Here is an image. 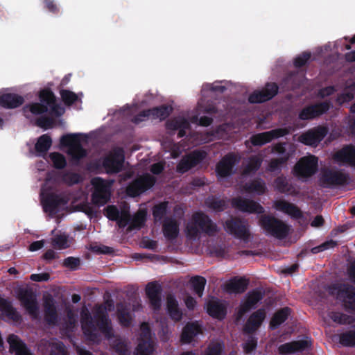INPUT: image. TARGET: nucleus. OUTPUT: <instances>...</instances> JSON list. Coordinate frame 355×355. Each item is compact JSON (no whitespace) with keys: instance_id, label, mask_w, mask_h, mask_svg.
Here are the masks:
<instances>
[{"instance_id":"obj_1","label":"nucleus","mask_w":355,"mask_h":355,"mask_svg":"<svg viewBox=\"0 0 355 355\" xmlns=\"http://www.w3.org/2000/svg\"><path fill=\"white\" fill-rule=\"evenodd\" d=\"M80 323L84 334L91 340H94L97 334L96 327L107 337L113 336L112 322L105 308L98 307L94 313V318L87 309L80 312Z\"/></svg>"},{"instance_id":"obj_2","label":"nucleus","mask_w":355,"mask_h":355,"mask_svg":"<svg viewBox=\"0 0 355 355\" xmlns=\"http://www.w3.org/2000/svg\"><path fill=\"white\" fill-rule=\"evenodd\" d=\"M188 237L196 239L201 233L213 236L218 232V227L205 213L198 211L193 214L192 222L187 227Z\"/></svg>"},{"instance_id":"obj_3","label":"nucleus","mask_w":355,"mask_h":355,"mask_svg":"<svg viewBox=\"0 0 355 355\" xmlns=\"http://www.w3.org/2000/svg\"><path fill=\"white\" fill-rule=\"evenodd\" d=\"M259 224L267 234L277 239H284L288 234L289 228L288 225L282 220L273 216L261 215L259 218Z\"/></svg>"},{"instance_id":"obj_4","label":"nucleus","mask_w":355,"mask_h":355,"mask_svg":"<svg viewBox=\"0 0 355 355\" xmlns=\"http://www.w3.org/2000/svg\"><path fill=\"white\" fill-rule=\"evenodd\" d=\"M91 184L94 187L92 194L93 204L98 207L105 205L110 199L111 184L101 177L92 178Z\"/></svg>"},{"instance_id":"obj_5","label":"nucleus","mask_w":355,"mask_h":355,"mask_svg":"<svg viewBox=\"0 0 355 355\" xmlns=\"http://www.w3.org/2000/svg\"><path fill=\"white\" fill-rule=\"evenodd\" d=\"M320 181L324 188H334L348 184L349 176L341 171L324 168L321 171Z\"/></svg>"},{"instance_id":"obj_6","label":"nucleus","mask_w":355,"mask_h":355,"mask_svg":"<svg viewBox=\"0 0 355 355\" xmlns=\"http://www.w3.org/2000/svg\"><path fill=\"white\" fill-rule=\"evenodd\" d=\"M81 134L69 133L61 137L60 143L62 146L68 147V154L73 159L80 160L87 155L86 150L80 144Z\"/></svg>"},{"instance_id":"obj_7","label":"nucleus","mask_w":355,"mask_h":355,"mask_svg":"<svg viewBox=\"0 0 355 355\" xmlns=\"http://www.w3.org/2000/svg\"><path fill=\"white\" fill-rule=\"evenodd\" d=\"M155 182L156 178L154 176L149 173H144L128 184L126 193L130 197H137L151 189Z\"/></svg>"},{"instance_id":"obj_8","label":"nucleus","mask_w":355,"mask_h":355,"mask_svg":"<svg viewBox=\"0 0 355 355\" xmlns=\"http://www.w3.org/2000/svg\"><path fill=\"white\" fill-rule=\"evenodd\" d=\"M124 154L121 148L116 149L102 159V166L108 174H116L122 171L124 163Z\"/></svg>"},{"instance_id":"obj_9","label":"nucleus","mask_w":355,"mask_h":355,"mask_svg":"<svg viewBox=\"0 0 355 355\" xmlns=\"http://www.w3.org/2000/svg\"><path fill=\"white\" fill-rule=\"evenodd\" d=\"M225 231L244 241H248L250 237V233L246 223L237 217H232L225 222Z\"/></svg>"},{"instance_id":"obj_10","label":"nucleus","mask_w":355,"mask_h":355,"mask_svg":"<svg viewBox=\"0 0 355 355\" xmlns=\"http://www.w3.org/2000/svg\"><path fill=\"white\" fill-rule=\"evenodd\" d=\"M318 170V158L315 156L303 157L295 165L294 175L299 178L313 175Z\"/></svg>"},{"instance_id":"obj_11","label":"nucleus","mask_w":355,"mask_h":355,"mask_svg":"<svg viewBox=\"0 0 355 355\" xmlns=\"http://www.w3.org/2000/svg\"><path fill=\"white\" fill-rule=\"evenodd\" d=\"M17 298L27 312L34 318H37L39 306L36 295L30 288H20L17 291Z\"/></svg>"},{"instance_id":"obj_12","label":"nucleus","mask_w":355,"mask_h":355,"mask_svg":"<svg viewBox=\"0 0 355 355\" xmlns=\"http://www.w3.org/2000/svg\"><path fill=\"white\" fill-rule=\"evenodd\" d=\"M328 132V127L318 125L302 133L299 137V141L306 146H317Z\"/></svg>"},{"instance_id":"obj_13","label":"nucleus","mask_w":355,"mask_h":355,"mask_svg":"<svg viewBox=\"0 0 355 355\" xmlns=\"http://www.w3.org/2000/svg\"><path fill=\"white\" fill-rule=\"evenodd\" d=\"M290 133L288 128H279L261 133L253 135L250 142L254 146H261L270 142L272 139L284 137Z\"/></svg>"},{"instance_id":"obj_14","label":"nucleus","mask_w":355,"mask_h":355,"mask_svg":"<svg viewBox=\"0 0 355 355\" xmlns=\"http://www.w3.org/2000/svg\"><path fill=\"white\" fill-rule=\"evenodd\" d=\"M331 107L329 101L311 104L303 107L298 114L300 120H311L325 114Z\"/></svg>"},{"instance_id":"obj_15","label":"nucleus","mask_w":355,"mask_h":355,"mask_svg":"<svg viewBox=\"0 0 355 355\" xmlns=\"http://www.w3.org/2000/svg\"><path fill=\"white\" fill-rule=\"evenodd\" d=\"M205 158V153L200 150H194L182 157L176 166L179 173H185L192 168L201 163Z\"/></svg>"},{"instance_id":"obj_16","label":"nucleus","mask_w":355,"mask_h":355,"mask_svg":"<svg viewBox=\"0 0 355 355\" xmlns=\"http://www.w3.org/2000/svg\"><path fill=\"white\" fill-rule=\"evenodd\" d=\"M278 85L275 83H268L261 90H257L250 94V103H261L272 99L278 93Z\"/></svg>"},{"instance_id":"obj_17","label":"nucleus","mask_w":355,"mask_h":355,"mask_svg":"<svg viewBox=\"0 0 355 355\" xmlns=\"http://www.w3.org/2000/svg\"><path fill=\"white\" fill-rule=\"evenodd\" d=\"M264 293L259 288L249 291L245 301L241 304L238 310V317L241 318L251 309H254L257 304L263 298Z\"/></svg>"},{"instance_id":"obj_18","label":"nucleus","mask_w":355,"mask_h":355,"mask_svg":"<svg viewBox=\"0 0 355 355\" xmlns=\"http://www.w3.org/2000/svg\"><path fill=\"white\" fill-rule=\"evenodd\" d=\"M266 317L264 309H259L253 312L248 318L243 327L244 334H254L261 327Z\"/></svg>"},{"instance_id":"obj_19","label":"nucleus","mask_w":355,"mask_h":355,"mask_svg":"<svg viewBox=\"0 0 355 355\" xmlns=\"http://www.w3.org/2000/svg\"><path fill=\"white\" fill-rule=\"evenodd\" d=\"M232 205L234 208L242 211L251 214H262L263 207L253 200L236 197L232 200Z\"/></svg>"},{"instance_id":"obj_20","label":"nucleus","mask_w":355,"mask_h":355,"mask_svg":"<svg viewBox=\"0 0 355 355\" xmlns=\"http://www.w3.org/2000/svg\"><path fill=\"white\" fill-rule=\"evenodd\" d=\"M40 102L45 103L49 108V113L55 116H60L64 112V109L56 103L54 93L49 89H44L40 92Z\"/></svg>"},{"instance_id":"obj_21","label":"nucleus","mask_w":355,"mask_h":355,"mask_svg":"<svg viewBox=\"0 0 355 355\" xmlns=\"http://www.w3.org/2000/svg\"><path fill=\"white\" fill-rule=\"evenodd\" d=\"M162 291V286L157 282H150L146 286V295L154 311H159L161 308Z\"/></svg>"},{"instance_id":"obj_22","label":"nucleus","mask_w":355,"mask_h":355,"mask_svg":"<svg viewBox=\"0 0 355 355\" xmlns=\"http://www.w3.org/2000/svg\"><path fill=\"white\" fill-rule=\"evenodd\" d=\"M43 209L50 214L55 213L60 205L67 203V200L60 194L49 193L42 198Z\"/></svg>"},{"instance_id":"obj_23","label":"nucleus","mask_w":355,"mask_h":355,"mask_svg":"<svg viewBox=\"0 0 355 355\" xmlns=\"http://www.w3.org/2000/svg\"><path fill=\"white\" fill-rule=\"evenodd\" d=\"M338 297L342 300L347 309L355 312V287L349 284H343L338 291Z\"/></svg>"},{"instance_id":"obj_24","label":"nucleus","mask_w":355,"mask_h":355,"mask_svg":"<svg viewBox=\"0 0 355 355\" xmlns=\"http://www.w3.org/2000/svg\"><path fill=\"white\" fill-rule=\"evenodd\" d=\"M311 346V342L306 340H294L280 345L277 351L281 355L303 352Z\"/></svg>"},{"instance_id":"obj_25","label":"nucleus","mask_w":355,"mask_h":355,"mask_svg":"<svg viewBox=\"0 0 355 355\" xmlns=\"http://www.w3.org/2000/svg\"><path fill=\"white\" fill-rule=\"evenodd\" d=\"M334 159L338 163L355 166V146L347 145L334 155Z\"/></svg>"},{"instance_id":"obj_26","label":"nucleus","mask_w":355,"mask_h":355,"mask_svg":"<svg viewBox=\"0 0 355 355\" xmlns=\"http://www.w3.org/2000/svg\"><path fill=\"white\" fill-rule=\"evenodd\" d=\"M236 162V158L233 153L225 155L216 165L217 174L223 178L230 175Z\"/></svg>"},{"instance_id":"obj_27","label":"nucleus","mask_w":355,"mask_h":355,"mask_svg":"<svg viewBox=\"0 0 355 355\" xmlns=\"http://www.w3.org/2000/svg\"><path fill=\"white\" fill-rule=\"evenodd\" d=\"M274 207L277 210L288 214L293 218L300 219L303 217L302 211L297 205L285 200H276L274 203Z\"/></svg>"},{"instance_id":"obj_28","label":"nucleus","mask_w":355,"mask_h":355,"mask_svg":"<svg viewBox=\"0 0 355 355\" xmlns=\"http://www.w3.org/2000/svg\"><path fill=\"white\" fill-rule=\"evenodd\" d=\"M44 320L49 325H55L58 322V313L55 302L51 295L44 300Z\"/></svg>"},{"instance_id":"obj_29","label":"nucleus","mask_w":355,"mask_h":355,"mask_svg":"<svg viewBox=\"0 0 355 355\" xmlns=\"http://www.w3.org/2000/svg\"><path fill=\"white\" fill-rule=\"evenodd\" d=\"M24 103L23 96L14 93H5L0 96V106L6 109H15Z\"/></svg>"},{"instance_id":"obj_30","label":"nucleus","mask_w":355,"mask_h":355,"mask_svg":"<svg viewBox=\"0 0 355 355\" xmlns=\"http://www.w3.org/2000/svg\"><path fill=\"white\" fill-rule=\"evenodd\" d=\"M0 311L7 318L14 322L21 320V315L13 306L12 302L8 299L0 297Z\"/></svg>"},{"instance_id":"obj_31","label":"nucleus","mask_w":355,"mask_h":355,"mask_svg":"<svg viewBox=\"0 0 355 355\" xmlns=\"http://www.w3.org/2000/svg\"><path fill=\"white\" fill-rule=\"evenodd\" d=\"M162 231L166 239L173 241L179 234V224L175 218L166 217L163 220Z\"/></svg>"},{"instance_id":"obj_32","label":"nucleus","mask_w":355,"mask_h":355,"mask_svg":"<svg viewBox=\"0 0 355 355\" xmlns=\"http://www.w3.org/2000/svg\"><path fill=\"white\" fill-rule=\"evenodd\" d=\"M202 333L200 325L197 322H189L183 328L180 340L182 343L189 344L194 337Z\"/></svg>"},{"instance_id":"obj_33","label":"nucleus","mask_w":355,"mask_h":355,"mask_svg":"<svg viewBox=\"0 0 355 355\" xmlns=\"http://www.w3.org/2000/svg\"><path fill=\"white\" fill-rule=\"evenodd\" d=\"M7 340L10 345V351L15 352L16 355H33L26 344L17 336L10 334Z\"/></svg>"},{"instance_id":"obj_34","label":"nucleus","mask_w":355,"mask_h":355,"mask_svg":"<svg viewBox=\"0 0 355 355\" xmlns=\"http://www.w3.org/2000/svg\"><path fill=\"white\" fill-rule=\"evenodd\" d=\"M249 280L245 277H233L226 284L227 292L233 293H243L248 288Z\"/></svg>"},{"instance_id":"obj_35","label":"nucleus","mask_w":355,"mask_h":355,"mask_svg":"<svg viewBox=\"0 0 355 355\" xmlns=\"http://www.w3.org/2000/svg\"><path fill=\"white\" fill-rule=\"evenodd\" d=\"M207 312L214 318L223 320L227 314L225 306L219 301L211 300L207 303Z\"/></svg>"},{"instance_id":"obj_36","label":"nucleus","mask_w":355,"mask_h":355,"mask_svg":"<svg viewBox=\"0 0 355 355\" xmlns=\"http://www.w3.org/2000/svg\"><path fill=\"white\" fill-rule=\"evenodd\" d=\"M116 314L120 324L125 327L130 326L132 322V317L130 313V308L128 304L124 302H119L116 304Z\"/></svg>"},{"instance_id":"obj_37","label":"nucleus","mask_w":355,"mask_h":355,"mask_svg":"<svg viewBox=\"0 0 355 355\" xmlns=\"http://www.w3.org/2000/svg\"><path fill=\"white\" fill-rule=\"evenodd\" d=\"M166 309L170 318L175 321L179 322L182 318V311L179 308L178 302L173 295H169L166 299Z\"/></svg>"},{"instance_id":"obj_38","label":"nucleus","mask_w":355,"mask_h":355,"mask_svg":"<svg viewBox=\"0 0 355 355\" xmlns=\"http://www.w3.org/2000/svg\"><path fill=\"white\" fill-rule=\"evenodd\" d=\"M291 311V309L287 306L277 311L270 321V328L272 330L277 329L288 318Z\"/></svg>"},{"instance_id":"obj_39","label":"nucleus","mask_w":355,"mask_h":355,"mask_svg":"<svg viewBox=\"0 0 355 355\" xmlns=\"http://www.w3.org/2000/svg\"><path fill=\"white\" fill-rule=\"evenodd\" d=\"M244 190L248 193H255L262 195L266 191L265 182L261 178H255L243 186Z\"/></svg>"},{"instance_id":"obj_40","label":"nucleus","mask_w":355,"mask_h":355,"mask_svg":"<svg viewBox=\"0 0 355 355\" xmlns=\"http://www.w3.org/2000/svg\"><path fill=\"white\" fill-rule=\"evenodd\" d=\"M295 150L294 144L288 142H279L272 147V153L278 154L281 157L288 156V161L291 159Z\"/></svg>"},{"instance_id":"obj_41","label":"nucleus","mask_w":355,"mask_h":355,"mask_svg":"<svg viewBox=\"0 0 355 355\" xmlns=\"http://www.w3.org/2000/svg\"><path fill=\"white\" fill-rule=\"evenodd\" d=\"M148 110L149 111V117L150 116L154 119H159L160 120L166 119L173 110L171 106L166 105H162Z\"/></svg>"},{"instance_id":"obj_42","label":"nucleus","mask_w":355,"mask_h":355,"mask_svg":"<svg viewBox=\"0 0 355 355\" xmlns=\"http://www.w3.org/2000/svg\"><path fill=\"white\" fill-rule=\"evenodd\" d=\"M52 145V139L47 134L40 136L35 145V150L39 155L45 154Z\"/></svg>"},{"instance_id":"obj_43","label":"nucleus","mask_w":355,"mask_h":355,"mask_svg":"<svg viewBox=\"0 0 355 355\" xmlns=\"http://www.w3.org/2000/svg\"><path fill=\"white\" fill-rule=\"evenodd\" d=\"M24 115L26 116L27 112H31L35 115L42 114L48 112L47 105L45 103H32L26 105L23 107Z\"/></svg>"},{"instance_id":"obj_44","label":"nucleus","mask_w":355,"mask_h":355,"mask_svg":"<svg viewBox=\"0 0 355 355\" xmlns=\"http://www.w3.org/2000/svg\"><path fill=\"white\" fill-rule=\"evenodd\" d=\"M225 345L223 341L211 342L202 355H223Z\"/></svg>"},{"instance_id":"obj_45","label":"nucleus","mask_w":355,"mask_h":355,"mask_svg":"<svg viewBox=\"0 0 355 355\" xmlns=\"http://www.w3.org/2000/svg\"><path fill=\"white\" fill-rule=\"evenodd\" d=\"M206 205L216 212H222L227 208V203L224 199H219L214 196H209L205 200Z\"/></svg>"},{"instance_id":"obj_46","label":"nucleus","mask_w":355,"mask_h":355,"mask_svg":"<svg viewBox=\"0 0 355 355\" xmlns=\"http://www.w3.org/2000/svg\"><path fill=\"white\" fill-rule=\"evenodd\" d=\"M274 187L281 193H291L293 187L288 184L287 178L284 175L278 176L274 180Z\"/></svg>"},{"instance_id":"obj_47","label":"nucleus","mask_w":355,"mask_h":355,"mask_svg":"<svg viewBox=\"0 0 355 355\" xmlns=\"http://www.w3.org/2000/svg\"><path fill=\"white\" fill-rule=\"evenodd\" d=\"M168 202L164 201L155 205L153 207V216L155 221L164 220L168 212Z\"/></svg>"},{"instance_id":"obj_48","label":"nucleus","mask_w":355,"mask_h":355,"mask_svg":"<svg viewBox=\"0 0 355 355\" xmlns=\"http://www.w3.org/2000/svg\"><path fill=\"white\" fill-rule=\"evenodd\" d=\"M339 343L343 347H355V329H350L339 335Z\"/></svg>"},{"instance_id":"obj_49","label":"nucleus","mask_w":355,"mask_h":355,"mask_svg":"<svg viewBox=\"0 0 355 355\" xmlns=\"http://www.w3.org/2000/svg\"><path fill=\"white\" fill-rule=\"evenodd\" d=\"M191 283L195 293L200 297L203 295L207 280L202 276H194L191 279Z\"/></svg>"},{"instance_id":"obj_50","label":"nucleus","mask_w":355,"mask_h":355,"mask_svg":"<svg viewBox=\"0 0 355 355\" xmlns=\"http://www.w3.org/2000/svg\"><path fill=\"white\" fill-rule=\"evenodd\" d=\"M262 159L257 155H252L249 158L248 164L245 166L244 173L250 174L257 172L261 167Z\"/></svg>"},{"instance_id":"obj_51","label":"nucleus","mask_w":355,"mask_h":355,"mask_svg":"<svg viewBox=\"0 0 355 355\" xmlns=\"http://www.w3.org/2000/svg\"><path fill=\"white\" fill-rule=\"evenodd\" d=\"M248 338L242 344V348L245 354H252L257 347L258 338L253 334H247Z\"/></svg>"},{"instance_id":"obj_52","label":"nucleus","mask_w":355,"mask_h":355,"mask_svg":"<svg viewBox=\"0 0 355 355\" xmlns=\"http://www.w3.org/2000/svg\"><path fill=\"white\" fill-rule=\"evenodd\" d=\"M288 162V156L279 157L272 159L268 166V171L270 172L281 171L283 165Z\"/></svg>"},{"instance_id":"obj_53","label":"nucleus","mask_w":355,"mask_h":355,"mask_svg":"<svg viewBox=\"0 0 355 355\" xmlns=\"http://www.w3.org/2000/svg\"><path fill=\"white\" fill-rule=\"evenodd\" d=\"M49 157L53 163V166L56 169H63L67 166L65 157L57 152L51 153Z\"/></svg>"},{"instance_id":"obj_54","label":"nucleus","mask_w":355,"mask_h":355,"mask_svg":"<svg viewBox=\"0 0 355 355\" xmlns=\"http://www.w3.org/2000/svg\"><path fill=\"white\" fill-rule=\"evenodd\" d=\"M328 315L334 322L339 324H347L351 323V317L343 313L331 311Z\"/></svg>"},{"instance_id":"obj_55","label":"nucleus","mask_w":355,"mask_h":355,"mask_svg":"<svg viewBox=\"0 0 355 355\" xmlns=\"http://www.w3.org/2000/svg\"><path fill=\"white\" fill-rule=\"evenodd\" d=\"M145 220V216L139 213L135 214L133 217H130L128 230L141 229L144 225Z\"/></svg>"},{"instance_id":"obj_56","label":"nucleus","mask_w":355,"mask_h":355,"mask_svg":"<svg viewBox=\"0 0 355 355\" xmlns=\"http://www.w3.org/2000/svg\"><path fill=\"white\" fill-rule=\"evenodd\" d=\"M60 94L62 101L66 105H71L78 100L77 95L70 90L61 89Z\"/></svg>"},{"instance_id":"obj_57","label":"nucleus","mask_w":355,"mask_h":355,"mask_svg":"<svg viewBox=\"0 0 355 355\" xmlns=\"http://www.w3.org/2000/svg\"><path fill=\"white\" fill-rule=\"evenodd\" d=\"M153 351V347L151 343L147 341L140 342L134 355H150Z\"/></svg>"},{"instance_id":"obj_58","label":"nucleus","mask_w":355,"mask_h":355,"mask_svg":"<svg viewBox=\"0 0 355 355\" xmlns=\"http://www.w3.org/2000/svg\"><path fill=\"white\" fill-rule=\"evenodd\" d=\"M62 180L67 184L72 186L80 183L82 181V178L80 175L77 173L67 172L63 175Z\"/></svg>"},{"instance_id":"obj_59","label":"nucleus","mask_w":355,"mask_h":355,"mask_svg":"<svg viewBox=\"0 0 355 355\" xmlns=\"http://www.w3.org/2000/svg\"><path fill=\"white\" fill-rule=\"evenodd\" d=\"M113 349L119 355H129L130 351L128 345L121 339H116L114 342Z\"/></svg>"},{"instance_id":"obj_60","label":"nucleus","mask_w":355,"mask_h":355,"mask_svg":"<svg viewBox=\"0 0 355 355\" xmlns=\"http://www.w3.org/2000/svg\"><path fill=\"white\" fill-rule=\"evenodd\" d=\"M52 245L54 248L64 250L69 247L67 238L65 235H57L52 239Z\"/></svg>"},{"instance_id":"obj_61","label":"nucleus","mask_w":355,"mask_h":355,"mask_svg":"<svg viewBox=\"0 0 355 355\" xmlns=\"http://www.w3.org/2000/svg\"><path fill=\"white\" fill-rule=\"evenodd\" d=\"M55 123L52 117L41 116L36 119L35 124L44 130L51 128Z\"/></svg>"},{"instance_id":"obj_62","label":"nucleus","mask_w":355,"mask_h":355,"mask_svg":"<svg viewBox=\"0 0 355 355\" xmlns=\"http://www.w3.org/2000/svg\"><path fill=\"white\" fill-rule=\"evenodd\" d=\"M119 214L120 211L115 205H108L105 209V215L110 220H117L119 218Z\"/></svg>"},{"instance_id":"obj_63","label":"nucleus","mask_w":355,"mask_h":355,"mask_svg":"<svg viewBox=\"0 0 355 355\" xmlns=\"http://www.w3.org/2000/svg\"><path fill=\"white\" fill-rule=\"evenodd\" d=\"M311 54L309 52L304 51L297 56L293 62L294 66L297 68L304 67L311 58Z\"/></svg>"},{"instance_id":"obj_64","label":"nucleus","mask_w":355,"mask_h":355,"mask_svg":"<svg viewBox=\"0 0 355 355\" xmlns=\"http://www.w3.org/2000/svg\"><path fill=\"white\" fill-rule=\"evenodd\" d=\"M80 264V260L78 257H69L64 259L63 266L71 270H76Z\"/></svg>"}]
</instances>
